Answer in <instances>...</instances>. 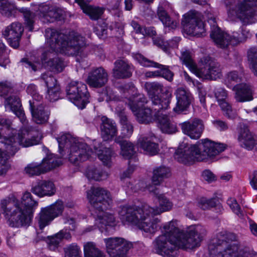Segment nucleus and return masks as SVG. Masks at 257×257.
<instances>
[{
  "label": "nucleus",
  "instance_id": "obj_1",
  "mask_svg": "<svg viewBox=\"0 0 257 257\" xmlns=\"http://www.w3.org/2000/svg\"><path fill=\"white\" fill-rule=\"evenodd\" d=\"M47 50L43 54L42 64L35 62H26L25 67L35 71L42 66L56 72H61L65 64L64 62L56 57L60 53L66 55H79L83 51L86 43L85 39L77 33L71 32L69 36L59 33L56 30L48 28L45 31Z\"/></svg>",
  "mask_w": 257,
  "mask_h": 257
},
{
  "label": "nucleus",
  "instance_id": "obj_2",
  "mask_svg": "<svg viewBox=\"0 0 257 257\" xmlns=\"http://www.w3.org/2000/svg\"><path fill=\"white\" fill-rule=\"evenodd\" d=\"M206 232L205 227L200 224L181 229L178 221L172 220L164 224L162 234L153 242V248L157 253L163 257H174L178 248L192 249L199 246Z\"/></svg>",
  "mask_w": 257,
  "mask_h": 257
},
{
  "label": "nucleus",
  "instance_id": "obj_3",
  "mask_svg": "<svg viewBox=\"0 0 257 257\" xmlns=\"http://www.w3.org/2000/svg\"><path fill=\"white\" fill-rule=\"evenodd\" d=\"M29 130L22 127L18 133L12 127L10 120L0 116V142L4 144L5 150L0 149V175L6 173L10 168L8 162L10 156H13L18 151L20 146L29 147L37 145L35 140L28 138Z\"/></svg>",
  "mask_w": 257,
  "mask_h": 257
},
{
  "label": "nucleus",
  "instance_id": "obj_4",
  "mask_svg": "<svg viewBox=\"0 0 257 257\" xmlns=\"http://www.w3.org/2000/svg\"><path fill=\"white\" fill-rule=\"evenodd\" d=\"M60 151L63 148L68 150V159L74 164L84 162L93 157L97 154L99 159L104 165L110 166L112 152L110 148L104 147L98 143L95 146V152L90 150L82 139L74 137L69 134L62 135L57 138Z\"/></svg>",
  "mask_w": 257,
  "mask_h": 257
},
{
  "label": "nucleus",
  "instance_id": "obj_5",
  "mask_svg": "<svg viewBox=\"0 0 257 257\" xmlns=\"http://www.w3.org/2000/svg\"><path fill=\"white\" fill-rule=\"evenodd\" d=\"M37 205L38 203L32 198L31 194L26 192L20 201L15 198L2 200L0 211L10 226L20 227L30 224L33 216V208Z\"/></svg>",
  "mask_w": 257,
  "mask_h": 257
},
{
  "label": "nucleus",
  "instance_id": "obj_6",
  "mask_svg": "<svg viewBox=\"0 0 257 257\" xmlns=\"http://www.w3.org/2000/svg\"><path fill=\"white\" fill-rule=\"evenodd\" d=\"M211 257H257V252L249 247H240L237 236L222 231L212 237L208 244Z\"/></svg>",
  "mask_w": 257,
  "mask_h": 257
},
{
  "label": "nucleus",
  "instance_id": "obj_7",
  "mask_svg": "<svg viewBox=\"0 0 257 257\" xmlns=\"http://www.w3.org/2000/svg\"><path fill=\"white\" fill-rule=\"evenodd\" d=\"M224 144L208 139H202L190 146L180 145L175 153V158L179 162L190 164L195 161H202L212 158L226 149Z\"/></svg>",
  "mask_w": 257,
  "mask_h": 257
},
{
  "label": "nucleus",
  "instance_id": "obj_8",
  "mask_svg": "<svg viewBox=\"0 0 257 257\" xmlns=\"http://www.w3.org/2000/svg\"><path fill=\"white\" fill-rule=\"evenodd\" d=\"M87 198L93 207L92 213L95 223L100 229L115 225V217L108 211L112 203L109 192L102 188L92 187L87 192Z\"/></svg>",
  "mask_w": 257,
  "mask_h": 257
},
{
  "label": "nucleus",
  "instance_id": "obj_9",
  "mask_svg": "<svg viewBox=\"0 0 257 257\" xmlns=\"http://www.w3.org/2000/svg\"><path fill=\"white\" fill-rule=\"evenodd\" d=\"M150 211V206L147 204L140 206L126 205L120 208L118 214L124 224L132 223L147 233H154L157 229L158 219H151V217L155 215Z\"/></svg>",
  "mask_w": 257,
  "mask_h": 257
},
{
  "label": "nucleus",
  "instance_id": "obj_10",
  "mask_svg": "<svg viewBox=\"0 0 257 257\" xmlns=\"http://www.w3.org/2000/svg\"><path fill=\"white\" fill-rule=\"evenodd\" d=\"M121 91L127 100L125 103L128 104L139 123L147 124L156 120L158 115V108L152 110L145 107L146 98L143 94H137V90L133 85H125Z\"/></svg>",
  "mask_w": 257,
  "mask_h": 257
},
{
  "label": "nucleus",
  "instance_id": "obj_11",
  "mask_svg": "<svg viewBox=\"0 0 257 257\" xmlns=\"http://www.w3.org/2000/svg\"><path fill=\"white\" fill-rule=\"evenodd\" d=\"M184 64L197 77L203 79H216L220 76L221 70L218 63L212 61L210 57L201 58L197 65L188 50L182 52L181 57Z\"/></svg>",
  "mask_w": 257,
  "mask_h": 257
},
{
  "label": "nucleus",
  "instance_id": "obj_12",
  "mask_svg": "<svg viewBox=\"0 0 257 257\" xmlns=\"http://www.w3.org/2000/svg\"><path fill=\"white\" fill-rule=\"evenodd\" d=\"M227 18L229 21H240L245 25L255 22V13L253 7L257 6V0H242L225 4Z\"/></svg>",
  "mask_w": 257,
  "mask_h": 257
},
{
  "label": "nucleus",
  "instance_id": "obj_13",
  "mask_svg": "<svg viewBox=\"0 0 257 257\" xmlns=\"http://www.w3.org/2000/svg\"><path fill=\"white\" fill-rule=\"evenodd\" d=\"M145 89L154 105L159 109H167L172 98V92L169 88L164 87L157 82H147Z\"/></svg>",
  "mask_w": 257,
  "mask_h": 257
},
{
  "label": "nucleus",
  "instance_id": "obj_14",
  "mask_svg": "<svg viewBox=\"0 0 257 257\" xmlns=\"http://www.w3.org/2000/svg\"><path fill=\"white\" fill-rule=\"evenodd\" d=\"M68 99L78 108L83 109L89 102L87 86L82 82L73 81L66 87Z\"/></svg>",
  "mask_w": 257,
  "mask_h": 257
},
{
  "label": "nucleus",
  "instance_id": "obj_15",
  "mask_svg": "<svg viewBox=\"0 0 257 257\" xmlns=\"http://www.w3.org/2000/svg\"><path fill=\"white\" fill-rule=\"evenodd\" d=\"M106 100L110 101V106L112 109H114L115 113L117 115L120 119L121 124V134L123 137H130L132 136L134 129L132 124L127 121V117L125 115L124 108L120 105L121 103L119 102L116 104V101L119 100V98L112 91L109 90L107 91L105 94Z\"/></svg>",
  "mask_w": 257,
  "mask_h": 257
},
{
  "label": "nucleus",
  "instance_id": "obj_16",
  "mask_svg": "<svg viewBox=\"0 0 257 257\" xmlns=\"http://www.w3.org/2000/svg\"><path fill=\"white\" fill-rule=\"evenodd\" d=\"M182 24L183 32L187 35L200 37L205 34L204 23L196 13L184 15Z\"/></svg>",
  "mask_w": 257,
  "mask_h": 257
},
{
  "label": "nucleus",
  "instance_id": "obj_17",
  "mask_svg": "<svg viewBox=\"0 0 257 257\" xmlns=\"http://www.w3.org/2000/svg\"><path fill=\"white\" fill-rule=\"evenodd\" d=\"M61 200H57L53 204L42 208L39 214L38 223L41 229L48 225L55 218L61 215L64 209Z\"/></svg>",
  "mask_w": 257,
  "mask_h": 257
},
{
  "label": "nucleus",
  "instance_id": "obj_18",
  "mask_svg": "<svg viewBox=\"0 0 257 257\" xmlns=\"http://www.w3.org/2000/svg\"><path fill=\"white\" fill-rule=\"evenodd\" d=\"M107 252L110 257H122L131 247V244L121 237H109L104 239Z\"/></svg>",
  "mask_w": 257,
  "mask_h": 257
},
{
  "label": "nucleus",
  "instance_id": "obj_19",
  "mask_svg": "<svg viewBox=\"0 0 257 257\" xmlns=\"http://www.w3.org/2000/svg\"><path fill=\"white\" fill-rule=\"evenodd\" d=\"M134 58L143 66L145 67H154L158 68L160 70L157 72H152V76H162L168 81H172L173 78V73L168 69V67L166 65H162L153 61H150L144 57L141 54H136L134 56ZM147 76H151L147 73Z\"/></svg>",
  "mask_w": 257,
  "mask_h": 257
},
{
  "label": "nucleus",
  "instance_id": "obj_20",
  "mask_svg": "<svg viewBox=\"0 0 257 257\" xmlns=\"http://www.w3.org/2000/svg\"><path fill=\"white\" fill-rule=\"evenodd\" d=\"M237 140L242 147L247 150H257V136L252 135L243 123H240L237 128Z\"/></svg>",
  "mask_w": 257,
  "mask_h": 257
},
{
  "label": "nucleus",
  "instance_id": "obj_21",
  "mask_svg": "<svg viewBox=\"0 0 257 257\" xmlns=\"http://www.w3.org/2000/svg\"><path fill=\"white\" fill-rule=\"evenodd\" d=\"M175 94L177 102L173 110L177 113H180L189 107L193 100V96L188 89L182 87L177 88Z\"/></svg>",
  "mask_w": 257,
  "mask_h": 257
},
{
  "label": "nucleus",
  "instance_id": "obj_22",
  "mask_svg": "<svg viewBox=\"0 0 257 257\" xmlns=\"http://www.w3.org/2000/svg\"><path fill=\"white\" fill-rule=\"evenodd\" d=\"M23 32V28L19 23H13L8 26L3 32L4 37L13 48H18L19 41Z\"/></svg>",
  "mask_w": 257,
  "mask_h": 257
},
{
  "label": "nucleus",
  "instance_id": "obj_23",
  "mask_svg": "<svg viewBox=\"0 0 257 257\" xmlns=\"http://www.w3.org/2000/svg\"><path fill=\"white\" fill-rule=\"evenodd\" d=\"M181 125L183 133L194 140L198 139L201 137L204 130L202 121L197 118L192 121H185Z\"/></svg>",
  "mask_w": 257,
  "mask_h": 257
},
{
  "label": "nucleus",
  "instance_id": "obj_24",
  "mask_svg": "<svg viewBox=\"0 0 257 257\" xmlns=\"http://www.w3.org/2000/svg\"><path fill=\"white\" fill-rule=\"evenodd\" d=\"M208 23L211 27V38L213 40L218 47L224 48L228 46L227 38L229 35L223 32L216 26V21L215 18H211L208 20Z\"/></svg>",
  "mask_w": 257,
  "mask_h": 257
},
{
  "label": "nucleus",
  "instance_id": "obj_25",
  "mask_svg": "<svg viewBox=\"0 0 257 257\" xmlns=\"http://www.w3.org/2000/svg\"><path fill=\"white\" fill-rule=\"evenodd\" d=\"M108 75L102 67L92 69L88 74L87 83L92 87H101L107 82Z\"/></svg>",
  "mask_w": 257,
  "mask_h": 257
},
{
  "label": "nucleus",
  "instance_id": "obj_26",
  "mask_svg": "<svg viewBox=\"0 0 257 257\" xmlns=\"http://www.w3.org/2000/svg\"><path fill=\"white\" fill-rule=\"evenodd\" d=\"M215 96L224 114L228 118L234 119L237 114L236 112L233 110L230 104L226 101L227 92L222 88H218L215 89Z\"/></svg>",
  "mask_w": 257,
  "mask_h": 257
},
{
  "label": "nucleus",
  "instance_id": "obj_27",
  "mask_svg": "<svg viewBox=\"0 0 257 257\" xmlns=\"http://www.w3.org/2000/svg\"><path fill=\"white\" fill-rule=\"evenodd\" d=\"M71 237V235L69 231L67 229H63L53 235L47 236L45 238L44 240L50 250L56 251L58 250L63 239H69Z\"/></svg>",
  "mask_w": 257,
  "mask_h": 257
},
{
  "label": "nucleus",
  "instance_id": "obj_28",
  "mask_svg": "<svg viewBox=\"0 0 257 257\" xmlns=\"http://www.w3.org/2000/svg\"><path fill=\"white\" fill-rule=\"evenodd\" d=\"M5 105L6 110L12 111L19 118L23 124H27V120L19 97L13 96L7 98Z\"/></svg>",
  "mask_w": 257,
  "mask_h": 257
},
{
  "label": "nucleus",
  "instance_id": "obj_29",
  "mask_svg": "<svg viewBox=\"0 0 257 257\" xmlns=\"http://www.w3.org/2000/svg\"><path fill=\"white\" fill-rule=\"evenodd\" d=\"M40 17L44 22H53L55 20H61L63 18V11L61 9L50 7L46 4L39 6Z\"/></svg>",
  "mask_w": 257,
  "mask_h": 257
},
{
  "label": "nucleus",
  "instance_id": "obj_30",
  "mask_svg": "<svg viewBox=\"0 0 257 257\" xmlns=\"http://www.w3.org/2000/svg\"><path fill=\"white\" fill-rule=\"evenodd\" d=\"M33 120L38 124L46 123L49 117V111L42 105H38L36 102L29 100Z\"/></svg>",
  "mask_w": 257,
  "mask_h": 257
},
{
  "label": "nucleus",
  "instance_id": "obj_31",
  "mask_svg": "<svg viewBox=\"0 0 257 257\" xmlns=\"http://www.w3.org/2000/svg\"><path fill=\"white\" fill-rule=\"evenodd\" d=\"M42 78L47 87L46 98L50 101H55L60 98V87L57 84L56 80L51 76L44 74Z\"/></svg>",
  "mask_w": 257,
  "mask_h": 257
},
{
  "label": "nucleus",
  "instance_id": "obj_32",
  "mask_svg": "<svg viewBox=\"0 0 257 257\" xmlns=\"http://www.w3.org/2000/svg\"><path fill=\"white\" fill-rule=\"evenodd\" d=\"M158 141V139L155 136L141 137L138 140V145L147 154L154 155L159 151Z\"/></svg>",
  "mask_w": 257,
  "mask_h": 257
},
{
  "label": "nucleus",
  "instance_id": "obj_33",
  "mask_svg": "<svg viewBox=\"0 0 257 257\" xmlns=\"http://www.w3.org/2000/svg\"><path fill=\"white\" fill-rule=\"evenodd\" d=\"M148 189L150 192H153L158 196L159 202V207H156L155 208L150 206V211H152L153 214L158 215L163 212L168 211L172 208L173 205L172 202L164 194H159L157 192V189L155 187L149 186Z\"/></svg>",
  "mask_w": 257,
  "mask_h": 257
},
{
  "label": "nucleus",
  "instance_id": "obj_34",
  "mask_svg": "<svg viewBox=\"0 0 257 257\" xmlns=\"http://www.w3.org/2000/svg\"><path fill=\"white\" fill-rule=\"evenodd\" d=\"M32 192L39 197L51 196L56 192V187L53 182L49 181H41L32 188Z\"/></svg>",
  "mask_w": 257,
  "mask_h": 257
},
{
  "label": "nucleus",
  "instance_id": "obj_35",
  "mask_svg": "<svg viewBox=\"0 0 257 257\" xmlns=\"http://www.w3.org/2000/svg\"><path fill=\"white\" fill-rule=\"evenodd\" d=\"M235 98L238 102H245L253 99V90L252 87L246 83L236 85L233 88Z\"/></svg>",
  "mask_w": 257,
  "mask_h": 257
},
{
  "label": "nucleus",
  "instance_id": "obj_36",
  "mask_svg": "<svg viewBox=\"0 0 257 257\" xmlns=\"http://www.w3.org/2000/svg\"><path fill=\"white\" fill-rule=\"evenodd\" d=\"M101 136L104 141L111 140L117 134L116 125L114 121L106 116L101 117Z\"/></svg>",
  "mask_w": 257,
  "mask_h": 257
},
{
  "label": "nucleus",
  "instance_id": "obj_37",
  "mask_svg": "<svg viewBox=\"0 0 257 257\" xmlns=\"http://www.w3.org/2000/svg\"><path fill=\"white\" fill-rule=\"evenodd\" d=\"M163 109H158V115L156 119L158 126L163 133L172 134L176 132L177 128L176 125L172 123L166 113H164Z\"/></svg>",
  "mask_w": 257,
  "mask_h": 257
},
{
  "label": "nucleus",
  "instance_id": "obj_38",
  "mask_svg": "<svg viewBox=\"0 0 257 257\" xmlns=\"http://www.w3.org/2000/svg\"><path fill=\"white\" fill-rule=\"evenodd\" d=\"M113 74L115 77L123 78L132 75L131 67L124 60H117L114 63Z\"/></svg>",
  "mask_w": 257,
  "mask_h": 257
},
{
  "label": "nucleus",
  "instance_id": "obj_39",
  "mask_svg": "<svg viewBox=\"0 0 257 257\" xmlns=\"http://www.w3.org/2000/svg\"><path fill=\"white\" fill-rule=\"evenodd\" d=\"M171 173L169 168L165 166L157 167L153 171L152 182L155 185H159L164 179L169 177Z\"/></svg>",
  "mask_w": 257,
  "mask_h": 257
},
{
  "label": "nucleus",
  "instance_id": "obj_40",
  "mask_svg": "<svg viewBox=\"0 0 257 257\" xmlns=\"http://www.w3.org/2000/svg\"><path fill=\"white\" fill-rule=\"evenodd\" d=\"M158 16L163 23L165 31L174 29L177 26V22L172 20L163 8H159L158 10Z\"/></svg>",
  "mask_w": 257,
  "mask_h": 257
},
{
  "label": "nucleus",
  "instance_id": "obj_41",
  "mask_svg": "<svg viewBox=\"0 0 257 257\" xmlns=\"http://www.w3.org/2000/svg\"><path fill=\"white\" fill-rule=\"evenodd\" d=\"M84 257H105L104 253L98 248L93 242H87L83 244Z\"/></svg>",
  "mask_w": 257,
  "mask_h": 257
},
{
  "label": "nucleus",
  "instance_id": "obj_42",
  "mask_svg": "<svg viewBox=\"0 0 257 257\" xmlns=\"http://www.w3.org/2000/svg\"><path fill=\"white\" fill-rule=\"evenodd\" d=\"M62 164L61 159L53 154L47 155L42 162L45 172L61 165Z\"/></svg>",
  "mask_w": 257,
  "mask_h": 257
},
{
  "label": "nucleus",
  "instance_id": "obj_43",
  "mask_svg": "<svg viewBox=\"0 0 257 257\" xmlns=\"http://www.w3.org/2000/svg\"><path fill=\"white\" fill-rule=\"evenodd\" d=\"M115 142L119 143L121 147V155L126 159H130L135 153L133 144L126 141H119L117 139Z\"/></svg>",
  "mask_w": 257,
  "mask_h": 257
},
{
  "label": "nucleus",
  "instance_id": "obj_44",
  "mask_svg": "<svg viewBox=\"0 0 257 257\" xmlns=\"http://www.w3.org/2000/svg\"><path fill=\"white\" fill-rule=\"evenodd\" d=\"M82 10L91 19L96 20L101 16L104 9L103 8L86 5L84 7H83Z\"/></svg>",
  "mask_w": 257,
  "mask_h": 257
},
{
  "label": "nucleus",
  "instance_id": "obj_45",
  "mask_svg": "<svg viewBox=\"0 0 257 257\" xmlns=\"http://www.w3.org/2000/svg\"><path fill=\"white\" fill-rule=\"evenodd\" d=\"M251 34L249 31L246 29L242 28L241 33L238 34L237 32H233L232 38L229 35L227 38L228 41V45H235L237 43L244 41L247 38L250 37Z\"/></svg>",
  "mask_w": 257,
  "mask_h": 257
},
{
  "label": "nucleus",
  "instance_id": "obj_46",
  "mask_svg": "<svg viewBox=\"0 0 257 257\" xmlns=\"http://www.w3.org/2000/svg\"><path fill=\"white\" fill-rule=\"evenodd\" d=\"M131 25L133 27L134 30L137 34H142L144 36L153 37L155 36L156 32L153 27L143 28L136 21L133 20L131 23Z\"/></svg>",
  "mask_w": 257,
  "mask_h": 257
},
{
  "label": "nucleus",
  "instance_id": "obj_47",
  "mask_svg": "<svg viewBox=\"0 0 257 257\" xmlns=\"http://www.w3.org/2000/svg\"><path fill=\"white\" fill-rule=\"evenodd\" d=\"M86 176L89 180L100 181L106 179L108 173L99 169L91 168L86 172Z\"/></svg>",
  "mask_w": 257,
  "mask_h": 257
},
{
  "label": "nucleus",
  "instance_id": "obj_48",
  "mask_svg": "<svg viewBox=\"0 0 257 257\" xmlns=\"http://www.w3.org/2000/svg\"><path fill=\"white\" fill-rule=\"evenodd\" d=\"M25 172L30 176L39 175L45 172L43 165L41 163H32L28 164L25 168Z\"/></svg>",
  "mask_w": 257,
  "mask_h": 257
},
{
  "label": "nucleus",
  "instance_id": "obj_49",
  "mask_svg": "<svg viewBox=\"0 0 257 257\" xmlns=\"http://www.w3.org/2000/svg\"><path fill=\"white\" fill-rule=\"evenodd\" d=\"M250 67L253 73L257 76V49L250 48L247 53Z\"/></svg>",
  "mask_w": 257,
  "mask_h": 257
},
{
  "label": "nucleus",
  "instance_id": "obj_50",
  "mask_svg": "<svg viewBox=\"0 0 257 257\" xmlns=\"http://www.w3.org/2000/svg\"><path fill=\"white\" fill-rule=\"evenodd\" d=\"M65 257H81L80 248L76 243H72L64 248Z\"/></svg>",
  "mask_w": 257,
  "mask_h": 257
},
{
  "label": "nucleus",
  "instance_id": "obj_51",
  "mask_svg": "<svg viewBox=\"0 0 257 257\" xmlns=\"http://www.w3.org/2000/svg\"><path fill=\"white\" fill-rule=\"evenodd\" d=\"M243 77V74L241 69L239 72L232 71L227 74L226 81L229 84L239 82L242 80Z\"/></svg>",
  "mask_w": 257,
  "mask_h": 257
},
{
  "label": "nucleus",
  "instance_id": "obj_52",
  "mask_svg": "<svg viewBox=\"0 0 257 257\" xmlns=\"http://www.w3.org/2000/svg\"><path fill=\"white\" fill-rule=\"evenodd\" d=\"M227 203L232 211L239 217L243 216V213L241 210L240 207L235 199L232 198L228 199Z\"/></svg>",
  "mask_w": 257,
  "mask_h": 257
},
{
  "label": "nucleus",
  "instance_id": "obj_53",
  "mask_svg": "<svg viewBox=\"0 0 257 257\" xmlns=\"http://www.w3.org/2000/svg\"><path fill=\"white\" fill-rule=\"evenodd\" d=\"M198 206L202 209L205 210L212 207L215 205L214 199H207L205 198H201L198 201Z\"/></svg>",
  "mask_w": 257,
  "mask_h": 257
},
{
  "label": "nucleus",
  "instance_id": "obj_54",
  "mask_svg": "<svg viewBox=\"0 0 257 257\" xmlns=\"http://www.w3.org/2000/svg\"><path fill=\"white\" fill-rule=\"evenodd\" d=\"M27 93L32 96L33 100H31L32 102H37L42 99V96H40L37 92V87L34 84H30L27 88Z\"/></svg>",
  "mask_w": 257,
  "mask_h": 257
},
{
  "label": "nucleus",
  "instance_id": "obj_55",
  "mask_svg": "<svg viewBox=\"0 0 257 257\" xmlns=\"http://www.w3.org/2000/svg\"><path fill=\"white\" fill-rule=\"evenodd\" d=\"M13 6L6 0H0V13L2 15H9L12 10Z\"/></svg>",
  "mask_w": 257,
  "mask_h": 257
},
{
  "label": "nucleus",
  "instance_id": "obj_56",
  "mask_svg": "<svg viewBox=\"0 0 257 257\" xmlns=\"http://www.w3.org/2000/svg\"><path fill=\"white\" fill-rule=\"evenodd\" d=\"M24 18L25 19V22L26 27L30 31H32L33 29V24L34 23V15L30 12V11L26 10L24 14Z\"/></svg>",
  "mask_w": 257,
  "mask_h": 257
},
{
  "label": "nucleus",
  "instance_id": "obj_57",
  "mask_svg": "<svg viewBox=\"0 0 257 257\" xmlns=\"http://www.w3.org/2000/svg\"><path fill=\"white\" fill-rule=\"evenodd\" d=\"M4 44L0 41V66L5 67L10 61L7 56L4 54Z\"/></svg>",
  "mask_w": 257,
  "mask_h": 257
},
{
  "label": "nucleus",
  "instance_id": "obj_58",
  "mask_svg": "<svg viewBox=\"0 0 257 257\" xmlns=\"http://www.w3.org/2000/svg\"><path fill=\"white\" fill-rule=\"evenodd\" d=\"M202 177L205 181L208 183L212 182L216 179L215 175L208 170H205L202 172Z\"/></svg>",
  "mask_w": 257,
  "mask_h": 257
},
{
  "label": "nucleus",
  "instance_id": "obj_59",
  "mask_svg": "<svg viewBox=\"0 0 257 257\" xmlns=\"http://www.w3.org/2000/svg\"><path fill=\"white\" fill-rule=\"evenodd\" d=\"M197 89L200 102L203 105H204L205 103V91L201 84H198V85H197Z\"/></svg>",
  "mask_w": 257,
  "mask_h": 257
},
{
  "label": "nucleus",
  "instance_id": "obj_60",
  "mask_svg": "<svg viewBox=\"0 0 257 257\" xmlns=\"http://www.w3.org/2000/svg\"><path fill=\"white\" fill-rule=\"evenodd\" d=\"M11 90L10 85L7 83H0V95L5 96Z\"/></svg>",
  "mask_w": 257,
  "mask_h": 257
},
{
  "label": "nucleus",
  "instance_id": "obj_61",
  "mask_svg": "<svg viewBox=\"0 0 257 257\" xmlns=\"http://www.w3.org/2000/svg\"><path fill=\"white\" fill-rule=\"evenodd\" d=\"M106 25L103 23V26H97L94 29V31L99 37L103 36L106 33Z\"/></svg>",
  "mask_w": 257,
  "mask_h": 257
},
{
  "label": "nucleus",
  "instance_id": "obj_62",
  "mask_svg": "<svg viewBox=\"0 0 257 257\" xmlns=\"http://www.w3.org/2000/svg\"><path fill=\"white\" fill-rule=\"evenodd\" d=\"M121 0L113 1L109 5V10L110 11H118L120 7Z\"/></svg>",
  "mask_w": 257,
  "mask_h": 257
},
{
  "label": "nucleus",
  "instance_id": "obj_63",
  "mask_svg": "<svg viewBox=\"0 0 257 257\" xmlns=\"http://www.w3.org/2000/svg\"><path fill=\"white\" fill-rule=\"evenodd\" d=\"M212 122L214 126L220 130L223 131L227 128V124L222 121L219 120H215L213 121Z\"/></svg>",
  "mask_w": 257,
  "mask_h": 257
},
{
  "label": "nucleus",
  "instance_id": "obj_64",
  "mask_svg": "<svg viewBox=\"0 0 257 257\" xmlns=\"http://www.w3.org/2000/svg\"><path fill=\"white\" fill-rule=\"evenodd\" d=\"M250 184L255 190H257V171H254L250 177Z\"/></svg>",
  "mask_w": 257,
  "mask_h": 257
}]
</instances>
